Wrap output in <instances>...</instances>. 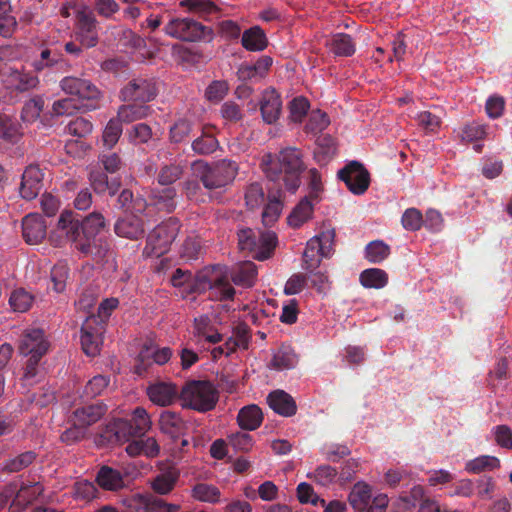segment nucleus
I'll use <instances>...</instances> for the list:
<instances>
[{
    "instance_id": "nucleus-1",
    "label": "nucleus",
    "mask_w": 512,
    "mask_h": 512,
    "mask_svg": "<svg viewBox=\"0 0 512 512\" xmlns=\"http://www.w3.org/2000/svg\"><path fill=\"white\" fill-rule=\"evenodd\" d=\"M172 285L185 292L202 293L211 290L218 299H230L234 296L235 290L229 281L222 277L219 268L205 269L193 276L188 271L177 269L171 278Z\"/></svg>"
},
{
    "instance_id": "nucleus-2",
    "label": "nucleus",
    "mask_w": 512,
    "mask_h": 512,
    "mask_svg": "<svg viewBox=\"0 0 512 512\" xmlns=\"http://www.w3.org/2000/svg\"><path fill=\"white\" fill-rule=\"evenodd\" d=\"M261 168L271 181H282L285 188L291 193H294L300 186L303 162L297 149H283L277 160L271 154H265L261 160Z\"/></svg>"
},
{
    "instance_id": "nucleus-3",
    "label": "nucleus",
    "mask_w": 512,
    "mask_h": 512,
    "mask_svg": "<svg viewBox=\"0 0 512 512\" xmlns=\"http://www.w3.org/2000/svg\"><path fill=\"white\" fill-rule=\"evenodd\" d=\"M81 241L78 251L84 255L102 258L108 250V245L100 237L106 224L100 213L93 212L80 221Z\"/></svg>"
},
{
    "instance_id": "nucleus-4",
    "label": "nucleus",
    "mask_w": 512,
    "mask_h": 512,
    "mask_svg": "<svg viewBox=\"0 0 512 512\" xmlns=\"http://www.w3.org/2000/svg\"><path fill=\"white\" fill-rule=\"evenodd\" d=\"M218 399L219 392L214 384L209 381H190L180 391L182 406L198 412H207L214 409Z\"/></svg>"
},
{
    "instance_id": "nucleus-5",
    "label": "nucleus",
    "mask_w": 512,
    "mask_h": 512,
    "mask_svg": "<svg viewBox=\"0 0 512 512\" xmlns=\"http://www.w3.org/2000/svg\"><path fill=\"white\" fill-rule=\"evenodd\" d=\"M193 170L207 189L223 188L231 184L238 174V166L231 160H221L213 165L195 161Z\"/></svg>"
},
{
    "instance_id": "nucleus-6",
    "label": "nucleus",
    "mask_w": 512,
    "mask_h": 512,
    "mask_svg": "<svg viewBox=\"0 0 512 512\" xmlns=\"http://www.w3.org/2000/svg\"><path fill=\"white\" fill-rule=\"evenodd\" d=\"M245 204L248 209L254 210L260 208L265 200L268 203L262 212V222L265 226L273 225L279 218L283 204L281 200V192L277 191L276 194H269L267 197L264 192V187L259 182L250 183L244 192Z\"/></svg>"
},
{
    "instance_id": "nucleus-7",
    "label": "nucleus",
    "mask_w": 512,
    "mask_h": 512,
    "mask_svg": "<svg viewBox=\"0 0 512 512\" xmlns=\"http://www.w3.org/2000/svg\"><path fill=\"white\" fill-rule=\"evenodd\" d=\"M164 33L185 42H199L211 39L213 35L210 27L189 17L172 18L164 26Z\"/></svg>"
},
{
    "instance_id": "nucleus-8",
    "label": "nucleus",
    "mask_w": 512,
    "mask_h": 512,
    "mask_svg": "<svg viewBox=\"0 0 512 512\" xmlns=\"http://www.w3.org/2000/svg\"><path fill=\"white\" fill-rule=\"evenodd\" d=\"M277 244L276 234L272 231L260 232L256 237L252 229H241L238 233V245L241 250L249 251L258 260L268 259Z\"/></svg>"
},
{
    "instance_id": "nucleus-9",
    "label": "nucleus",
    "mask_w": 512,
    "mask_h": 512,
    "mask_svg": "<svg viewBox=\"0 0 512 512\" xmlns=\"http://www.w3.org/2000/svg\"><path fill=\"white\" fill-rule=\"evenodd\" d=\"M179 229L177 219L170 218L162 222L149 233L143 253L148 257H160L165 254L175 240Z\"/></svg>"
},
{
    "instance_id": "nucleus-10",
    "label": "nucleus",
    "mask_w": 512,
    "mask_h": 512,
    "mask_svg": "<svg viewBox=\"0 0 512 512\" xmlns=\"http://www.w3.org/2000/svg\"><path fill=\"white\" fill-rule=\"evenodd\" d=\"M334 239V229H326L309 239L302 256V268L308 271L318 268L322 258L331 255Z\"/></svg>"
},
{
    "instance_id": "nucleus-11",
    "label": "nucleus",
    "mask_w": 512,
    "mask_h": 512,
    "mask_svg": "<svg viewBox=\"0 0 512 512\" xmlns=\"http://www.w3.org/2000/svg\"><path fill=\"white\" fill-rule=\"evenodd\" d=\"M61 89L69 95L77 98V103L81 102V107L86 110L96 109L95 101L101 97L100 90L91 81L83 78L68 76L61 80Z\"/></svg>"
},
{
    "instance_id": "nucleus-12",
    "label": "nucleus",
    "mask_w": 512,
    "mask_h": 512,
    "mask_svg": "<svg viewBox=\"0 0 512 512\" xmlns=\"http://www.w3.org/2000/svg\"><path fill=\"white\" fill-rule=\"evenodd\" d=\"M80 228V220L71 211H63L49 235V240L55 246H62L66 242H71L78 250L81 241Z\"/></svg>"
},
{
    "instance_id": "nucleus-13",
    "label": "nucleus",
    "mask_w": 512,
    "mask_h": 512,
    "mask_svg": "<svg viewBox=\"0 0 512 512\" xmlns=\"http://www.w3.org/2000/svg\"><path fill=\"white\" fill-rule=\"evenodd\" d=\"M74 38L85 48H92L98 43L97 21L88 7L75 9Z\"/></svg>"
},
{
    "instance_id": "nucleus-14",
    "label": "nucleus",
    "mask_w": 512,
    "mask_h": 512,
    "mask_svg": "<svg viewBox=\"0 0 512 512\" xmlns=\"http://www.w3.org/2000/svg\"><path fill=\"white\" fill-rule=\"evenodd\" d=\"M183 173V169L178 164H172L164 166L158 175V183L163 186H168L163 188L161 192L155 194L153 198L155 199L153 204L159 205L161 208H164L168 211H171L174 207L173 199L175 197V189L170 187L175 181H177Z\"/></svg>"
},
{
    "instance_id": "nucleus-15",
    "label": "nucleus",
    "mask_w": 512,
    "mask_h": 512,
    "mask_svg": "<svg viewBox=\"0 0 512 512\" xmlns=\"http://www.w3.org/2000/svg\"><path fill=\"white\" fill-rule=\"evenodd\" d=\"M104 330L94 315L86 318L81 328V346L87 356L95 357L100 353Z\"/></svg>"
},
{
    "instance_id": "nucleus-16",
    "label": "nucleus",
    "mask_w": 512,
    "mask_h": 512,
    "mask_svg": "<svg viewBox=\"0 0 512 512\" xmlns=\"http://www.w3.org/2000/svg\"><path fill=\"white\" fill-rule=\"evenodd\" d=\"M157 95L155 82L151 79L136 78L121 89L123 101L149 102Z\"/></svg>"
},
{
    "instance_id": "nucleus-17",
    "label": "nucleus",
    "mask_w": 512,
    "mask_h": 512,
    "mask_svg": "<svg viewBox=\"0 0 512 512\" xmlns=\"http://www.w3.org/2000/svg\"><path fill=\"white\" fill-rule=\"evenodd\" d=\"M124 503L138 512H178L179 505L169 504L149 495L135 493L124 500Z\"/></svg>"
},
{
    "instance_id": "nucleus-18",
    "label": "nucleus",
    "mask_w": 512,
    "mask_h": 512,
    "mask_svg": "<svg viewBox=\"0 0 512 512\" xmlns=\"http://www.w3.org/2000/svg\"><path fill=\"white\" fill-rule=\"evenodd\" d=\"M339 178L343 180L348 189L356 195L363 194L369 186V173L357 162H352L340 170Z\"/></svg>"
},
{
    "instance_id": "nucleus-19",
    "label": "nucleus",
    "mask_w": 512,
    "mask_h": 512,
    "mask_svg": "<svg viewBox=\"0 0 512 512\" xmlns=\"http://www.w3.org/2000/svg\"><path fill=\"white\" fill-rule=\"evenodd\" d=\"M259 108L265 123H276L282 113L281 95L274 88L265 89L259 99Z\"/></svg>"
},
{
    "instance_id": "nucleus-20",
    "label": "nucleus",
    "mask_w": 512,
    "mask_h": 512,
    "mask_svg": "<svg viewBox=\"0 0 512 512\" xmlns=\"http://www.w3.org/2000/svg\"><path fill=\"white\" fill-rule=\"evenodd\" d=\"M48 346L44 332L40 329H32L24 334L19 349L25 356L40 358L47 352Z\"/></svg>"
},
{
    "instance_id": "nucleus-21",
    "label": "nucleus",
    "mask_w": 512,
    "mask_h": 512,
    "mask_svg": "<svg viewBox=\"0 0 512 512\" xmlns=\"http://www.w3.org/2000/svg\"><path fill=\"white\" fill-rule=\"evenodd\" d=\"M43 176V172L38 166H28L22 175L21 197L27 200L36 198L43 186Z\"/></svg>"
},
{
    "instance_id": "nucleus-22",
    "label": "nucleus",
    "mask_w": 512,
    "mask_h": 512,
    "mask_svg": "<svg viewBox=\"0 0 512 512\" xmlns=\"http://www.w3.org/2000/svg\"><path fill=\"white\" fill-rule=\"evenodd\" d=\"M101 436L108 443H124L136 435L128 420L115 418L106 425L104 434Z\"/></svg>"
},
{
    "instance_id": "nucleus-23",
    "label": "nucleus",
    "mask_w": 512,
    "mask_h": 512,
    "mask_svg": "<svg viewBox=\"0 0 512 512\" xmlns=\"http://www.w3.org/2000/svg\"><path fill=\"white\" fill-rule=\"evenodd\" d=\"M23 237L28 244H38L46 236V224L39 214L31 213L22 221Z\"/></svg>"
},
{
    "instance_id": "nucleus-24",
    "label": "nucleus",
    "mask_w": 512,
    "mask_h": 512,
    "mask_svg": "<svg viewBox=\"0 0 512 512\" xmlns=\"http://www.w3.org/2000/svg\"><path fill=\"white\" fill-rule=\"evenodd\" d=\"M147 394L154 404L168 406L176 400L179 391L172 382H157L147 388Z\"/></svg>"
},
{
    "instance_id": "nucleus-25",
    "label": "nucleus",
    "mask_w": 512,
    "mask_h": 512,
    "mask_svg": "<svg viewBox=\"0 0 512 512\" xmlns=\"http://www.w3.org/2000/svg\"><path fill=\"white\" fill-rule=\"evenodd\" d=\"M107 406L103 403H95L77 408L73 412L72 422L85 430L98 422L106 413Z\"/></svg>"
},
{
    "instance_id": "nucleus-26",
    "label": "nucleus",
    "mask_w": 512,
    "mask_h": 512,
    "mask_svg": "<svg viewBox=\"0 0 512 512\" xmlns=\"http://www.w3.org/2000/svg\"><path fill=\"white\" fill-rule=\"evenodd\" d=\"M489 290L495 300L512 301V276L504 270L497 272L490 283Z\"/></svg>"
},
{
    "instance_id": "nucleus-27",
    "label": "nucleus",
    "mask_w": 512,
    "mask_h": 512,
    "mask_svg": "<svg viewBox=\"0 0 512 512\" xmlns=\"http://www.w3.org/2000/svg\"><path fill=\"white\" fill-rule=\"evenodd\" d=\"M115 232L120 237L138 239L144 235L143 221L137 215H126L116 222Z\"/></svg>"
},
{
    "instance_id": "nucleus-28",
    "label": "nucleus",
    "mask_w": 512,
    "mask_h": 512,
    "mask_svg": "<svg viewBox=\"0 0 512 512\" xmlns=\"http://www.w3.org/2000/svg\"><path fill=\"white\" fill-rule=\"evenodd\" d=\"M257 267L251 261H245L235 265L231 271V279L237 286L250 288L257 281Z\"/></svg>"
},
{
    "instance_id": "nucleus-29",
    "label": "nucleus",
    "mask_w": 512,
    "mask_h": 512,
    "mask_svg": "<svg viewBox=\"0 0 512 512\" xmlns=\"http://www.w3.org/2000/svg\"><path fill=\"white\" fill-rule=\"evenodd\" d=\"M2 81L8 88L25 91L34 88L38 84V78L31 73H24L17 69H11L4 74Z\"/></svg>"
},
{
    "instance_id": "nucleus-30",
    "label": "nucleus",
    "mask_w": 512,
    "mask_h": 512,
    "mask_svg": "<svg viewBox=\"0 0 512 512\" xmlns=\"http://www.w3.org/2000/svg\"><path fill=\"white\" fill-rule=\"evenodd\" d=\"M270 408L283 416H292L296 412V405L292 397L282 390H277L268 395Z\"/></svg>"
},
{
    "instance_id": "nucleus-31",
    "label": "nucleus",
    "mask_w": 512,
    "mask_h": 512,
    "mask_svg": "<svg viewBox=\"0 0 512 512\" xmlns=\"http://www.w3.org/2000/svg\"><path fill=\"white\" fill-rule=\"evenodd\" d=\"M263 421V413L261 409L255 405H247L240 409L237 415V422L242 429L255 430Z\"/></svg>"
},
{
    "instance_id": "nucleus-32",
    "label": "nucleus",
    "mask_w": 512,
    "mask_h": 512,
    "mask_svg": "<svg viewBox=\"0 0 512 512\" xmlns=\"http://www.w3.org/2000/svg\"><path fill=\"white\" fill-rule=\"evenodd\" d=\"M179 476V471L176 468H168L152 480L151 487L156 493L166 495L174 489Z\"/></svg>"
},
{
    "instance_id": "nucleus-33",
    "label": "nucleus",
    "mask_w": 512,
    "mask_h": 512,
    "mask_svg": "<svg viewBox=\"0 0 512 512\" xmlns=\"http://www.w3.org/2000/svg\"><path fill=\"white\" fill-rule=\"evenodd\" d=\"M242 46L252 52L264 50L268 45L266 34L259 26L245 30L241 39Z\"/></svg>"
},
{
    "instance_id": "nucleus-34",
    "label": "nucleus",
    "mask_w": 512,
    "mask_h": 512,
    "mask_svg": "<svg viewBox=\"0 0 512 512\" xmlns=\"http://www.w3.org/2000/svg\"><path fill=\"white\" fill-rule=\"evenodd\" d=\"M173 355V351L169 347H159L153 343L144 345L139 353V359L141 362H149L158 365L167 363Z\"/></svg>"
},
{
    "instance_id": "nucleus-35",
    "label": "nucleus",
    "mask_w": 512,
    "mask_h": 512,
    "mask_svg": "<svg viewBox=\"0 0 512 512\" xmlns=\"http://www.w3.org/2000/svg\"><path fill=\"white\" fill-rule=\"evenodd\" d=\"M272 63L271 57L262 56L252 65H242L238 70V76L242 80L262 78L266 75Z\"/></svg>"
},
{
    "instance_id": "nucleus-36",
    "label": "nucleus",
    "mask_w": 512,
    "mask_h": 512,
    "mask_svg": "<svg viewBox=\"0 0 512 512\" xmlns=\"http://www.w3.org/2000/svg\"><path fill=\"white\" fill-rule=\"evenodd\" d=\"M126 452L130 456L145 455L147 457H156L160 452V447L153 437L140 438L130 442L126 447Z\"/></svg>"
},
{
    "instance_id": "nucleus-37",
    "label": "nucleus",
    "mask_w": 512,
    "mask_h": 512,
    "mask_svg": "<svg viewBox=\"0 0 512 512\" xmlns=\"http://www.w3.org/2000/svg\"><path fill=\"white\" fill-rule=\"evenodd\" d=\"M41 493L42 486L39 483L21 487L10 506V511L21 512L24 505L36 499Z\"/></svg>"
},
{
    "instance_id": "nucleus-38",
    "label": "nucleus",
    "mask_w": 512,
    "mask_h": 512,
    "mask_svg": "<svg viewBox=\"0 0 512 512\" xmlns=\"http://www.w3.org/2000/svg\"><path fill=\"white\" fill-rule=\"evenodd\" d=\"M371 497V487L365 482H358L353 486L348 499L354 509L362 511L368 507Z\"/></svg>"
},
{
    "instance_id": "nucleus-39",
    "label": "nucleus",
    "mask_w": 512,
    "mask_h": 512,
    "mask_svg": "<svg viewBox=\"0 0 512 512\" xmlns=\"http://www.w3.org/2000/svg\"><path fill=\"white\" fill-rule=\"evenodd\" d=\"M151 114V109L146 105H122L119 107L117 112V118L122 123H131L137 120L144 119Z\"/></svg>"
},
{
    "instance_id": "nucleus-40",
    "label": "nucleus",
    "mask_w": 512,
    "mask_h": 512,
    "mask_svg": "<svg viewBox=\"0 0 512 512\" xmlns=\"http://www.w3.org/2000/svg\"><path fill=\"white\" fill-rule=\"evenodd\" d=\"M313 214V204L308 198L302 199L289 214L287 221L289 226L299 228L307 222Z\"/></svg>"
},
{
    "instance_id": "nucleus-41",
    "label": "nucleus",
    "mask_w": 512,
    "mask_h": 512,
    "mask_svg": "<svg viewBox=\"0 0 512 512\" xmlns=\"http://www.w3.org/2000/svg\"><path fill=\"white\" fill-rule=\"evenodd\" d=\"M360 282L366 288L381 289L388 283L387 273L379 268H370L360 274Z\"/></svg>"
},
{
    "instance_id": "nucleus-42",
    "label": "nucleus",
    "mask_w": 512,
    "mask_h": 512,
    "mask_svg": "<svg viewBox=\"0 0 512 512\" xmlns=\"http://www.w3.org/2000/svg\"><path fill=\"white\" fill-rule=\"evenodd\" d=\"M298 357L290 347L278 349L272 359L271 366L277 370H288L296 366Z\"/></svg>"
},
{
    "instance_id": "nucleus-43",
    "label": "nucleus",
    "mask_w": 512,
    "mask_h": 512,
    "mask_svg": "<svg viewBox=\"0 0 512 512\" xmlns=\"http://www.w3.org/2000/svg\"><path fill=\"white\" fill-rule=\"evenodd\" d=\"M17 26L10 0H0V34L8 37Z\"/></svg>"
},
{
    "instance_id": "nucleus-44",
    "label": "nucleus",
    "mask_w": 512,
    "mask_h": 512,
    "mask_svg": "<svg viewBox=\"0 0 512 512\" xmlns=\"http://www.w3.org/2000/svg\"><path fill=\"white\" fill-rule=\"evenodd\" d=\"M99 486L106 490H117L123 486L121 474L109 467H102L97 474Z\"/></svg>"
},
{
    "instance_id": "nucleus-45",
    "label": "nucleus",
    "mask_w": 512,
    "mask_h": 512,
    "mask_svg": "<svg viewBox=\"0 0 512 512\" xmlns=\"http://www.w3.org/2000/svg\"><path fill=\"white\" fill-rule=\"evenodd\" d=\"M219 489L211 484L198 483L191 489V496L200 502L216 503L220 499Z\"/></svg>"
},
{
    "instance_id": "nucleus-46",
    "label": "nucleus",
    "mask_w": 512,
    "mask_h": 512,
    "mask_svg": "<svg viewBox=\"0 0 512 512\" xmlns=\"http://www.w3.org/2000/svg\"><path fill=\"white\" fill-rule=\"evenodd\" d=\"M159 424L163 433L173 437L178 435L184 427L181 417L171 411H164L161 414Z\"/></svg>"
},
{
    "instance_id": "nucleus-47",
    "label": "nucleus",
    "mask_w": 512,
    "mask_h": 512,
    "mask_svg": "<svg viewBox=\"0 0 512 512\" xmlns=\"http://www.w3.org/2000/svg\"><path fill=\"white\" fill-rule=\"evenodd\" d=\"M34 302L33 295L23 288L14 290L9 298V304L15 312L28 311Z\"/></svg>"
},
{
    "instance_id": "nucleus-48",
    "label": "nucleus",
    "mask_w": 512,
    "mask_h": 512,
    "mask_svg": "<svg viewBox=\"0 0 512 512\" xmlns=\"http://www.w3.org/2000/svg\"><path fill=\"white\" fill-rule=\"evenodd\" d=\"M390 254V247L381 240L370 242L365 248V257L371 263H380Z\"/></svg>"
},
{
    "instance_id": "nucleus-49",
    "label": "nucleus",
    "mask_w": 512,
    "mask_h": 512,
    "mask_svg": "<svg viewBox=\"0 0 512 512\" xmlns=\"http://www.w3.org/2000/svg\"><path fill=\"white\" fill-rule=\"evenodd\" d=\"M330 49L338 56H351L355 52V45L349 35L337 34L330 42Z\"/></svg>"
},
{
    "instance_id": "nucleus-50",
    "label": "nucleus",
    "mask_w": 512,
    "mask_h": 512,
    "mask_svg": "<svg viewBox=\"0 0 512 512\" xmlns=\"http://www.w3.org/2000/svg\"><path fill=\"white\" fill-rule=\"evenodd\" d=\"M90 183L96 193H105L108 191L110 195L116 194L119 184L109 183L106 174L100 171H92L90 173Z\"/></svg>"
},
{
    "instance_id": "nucleus-51",
    "label": "nucleus",
    "mask_w": 512,
    "mask_h": 512,
    "mask_svg": "<svg viewBox=\"0 0 512 512\" xmlns=\"http://www.w3.org/2000/svg\"><path fill=\"white\" fill-rule=\"evenodd\" d=\"M121 124L122 122L116 117L110 119L107 125L105 126L102 135V140L107 148L111 149L117 144L122 134Z\"/></svg>"
},
{
    "instance_id": "nucleus-52",
    "label": "nucleus",
    "mask_w": 512,
    "mask_h": 512,
    "mask_svg": "<svg viewBox=\"0 0 512 512\" xmlns=\"http://www.w3.org/2000/svg\"><path fill=\"white\" fill-rule=\"evenodd\" d=\"M132 426L136 436L144 435L152 426L151 419L147 411L142 407H137L132 412Z\"/></svg>"
},
{
    "instance_id": "nucleus-53",
    "label": "nucleus",
    "mask_w": 512,
    "mask_h": 512,
    "mask_svg": "<svg viewBox=\"0 0 512 512\" xmlns=\"http://www.w3.org/2000/svg\"><path fill=\"white\" fill-rule=\"evenodd\" d=\"M330 124L328 115L321 110H314L309 114L306 130L313 134L324 131Z\"/></svg>"
},
{
    "instance_id": "nucleus-54",
    "label": "nucleus",
    "mask_w": 512,
    "mask_h": 512,
    "mask_svg": "<svg viewBox=\"0 0 512 512\" xmlns=\"http://www.w3.org/2000/svg\"><path fill=\"white\" fill-rule=\"evenodd\" d=\"M506 102L500 95H491L485 102V112L490 119H499L503 116Z\"/></svg>"
},
{
    "instance_id": "nucleus-55",
    "label": "nucleus",
    "mask_w": 512,
    "mask_h": 512,
    "mask_svg": "<svg viewBox=\"0 0 512 512\" xmlns=\"http://www.w3.org/2000/svg\"><path fill=\"white\" fill-rule=\"evenodd\" d=\"M69 269L67 264L59 262L51 270V280L53 282V289L60 293L65 290L66 282L68 279Z\"/></svg>"
},
{
    "instance_id": "nucleus-56",
    "label": "nucleus",
    "mask_w": 512,
    "mask_h": 512,
    "mask_svg": "<svg viewBox=\"0 0 512 512\" xmlns=\"http://www.w3.org/2000/svg\"><path fill=\"white\" fill-rule=\"evenodd\" d=\"M180 6L196 14H211L217 9L211 0H182Z\"/></svg>"
},
{
    "instance_id": "nucleus-57",
    "label": "nucleus",
    "mask_w": 512,
    "mask_h": 512,
    "mask_svg": "<svg viewBox=\"0 0 512 512\" xmlns=\"http://www.w3.org/2000/svg\"><path fill=\"white\" fill-rule=\"evenodd\" d=\"M504 170V163L501 159L495 157H487L482 162V176L487 179H495L499 177Z\"/></svg>"
},
{
    "instance_id": "nucleus-58",
    "label": "nucleus",
    "mask_w": 512,
    "mask_h": 512,
    "mask_svg": "<svg viewBox=\"0 0 512 512\" xmlns=\"http://www.w3.org/2000/svg\"><path fill=\"white\" fill-rule=\"evenodd\" d=\"M109 378L103 375L94 376L85 386L84 393L87 397L101 395L109 385Z\"/></svg>"
},
{
    "instance_id": "nucleus-59",
    "label": "nucleus",
    "mask_w": 512,
    "mask_h": 512,
    "mask_svg": "<svg viewBox=\"0 0 512 512\" xmlns=\"http://www.w3.org/2000/svg\"><path fill=\"white\" fill-rule=\"evenodd\" d=\"M337 476V471L329 465L319 466L310 476L316 483L321 486L332 484Z\"/></svg>"
},
{
    "instance_id": "nucleus-60",
    "label": "nucleus",
    "mask_w": 512,
    "mask_h": 512,
    "mask_svg": "<svg viewBox=\"0 0 512 512\" xmlns=\"http://www.w3.org/2000/svg\"><path fill=\"white\" fill-rule=\"evenodd\" d=\"M67 131L70 135L82 138L93 131V124L89 120L79 117L68 124Z\"/></svg>"
},
{
    "instance_id": "nucleus-61",
    "label": "nucleus",
    "mask_w": 512,
    "mask_h": 512,
    "mask_svg": "<svg viewBox=\"0 0 512 512\" xmlns=\"http://www.w3.org/2000/svg\"><path fill=\"white\" fill-rule=\"evenodd\" d=\"M96 495V487L87 480L77 481L74 484L73 496L75 499L89 501Z\"/></svg>"
},
{
    "instance_id": "nucleus-62",
    "label": "nucleus",
    "mask_w": 512,
    "mask_h": 512,
    "mask_svg": "<svg viewBox=\"0 0 512 512\" xmlns=\"http://www.w3.org/2000/svg\"><path fill=\"white\" fill-rule=\"evenodd\" d=\"M289 110L291 120L301 122L309 110V102L304 97H296L290 102Z\"/></svg>"
},
{
    "instance_id": "nucleus-63",
    "label": "nucleus",
    "mask_w": 512,
    "mask_h": 512,
    "mask_svg": "<svg viewBox=\"0 0 512 512\" xmlns=\"http://www.w3.org/2000/svg\"><path fill=\"white\" fill-rule=\"evenodd\" d=\"M80 108H82L81 104L75 99L64 98L53 103L52 112L57 116L71 115Z\"/></svg>"
},
{
    "instance_id": "nucleus-64",
    "label": "nucleus",
    "mask_w": 512,
    "mask_h": 512,
    "mask_svg": "<svg viewBox=\"0 0 512 512\" xmlns=\"http://www.w3.org/2000/svg\"><path fill=\"white\" fill-rule=\"evenodd\" d=\"M423 223L422 214L415 208L407 209L402 216V225L406 230L417 231Z\"/></svg>"
}]
</instances>
